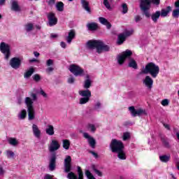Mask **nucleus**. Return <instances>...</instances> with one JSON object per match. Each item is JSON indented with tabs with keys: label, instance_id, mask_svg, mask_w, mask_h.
<instances>
[{
	"label": "nucleus",
	"instance_id": "obj_1",
	"mask_svg": "<svg viewBox=\"0 0 179 179\" xmlns=\"http://www.w3.org/2000/svg\"><path fill=\"white\" fill-rule=\"evenodd\" d=\"M150 8H152V1L150 0L140 1V10L142 12V15L147 19L151 17L153 23H157V20L160 18V11L157 10L151 15Z\"/></svg>",
	"mask_w": 179,
	"mask_h": 179
},
{
	"label": "nucleus",
	"instance_id": "obj_2",
	"mask_svg": "<svg viewBox=\"0 0 179 179\" xmlns=\"http://www.w3.org/2000/svg\"><path fill=\"white\" fill-rule=\"evenodd\" d=\"M110 149L112 153L117 154L118 159L120 160H127V155L124 151L125 145H124V143H122V141L115 138L112 139L110 143Z\"/></svg>",
	"mask_w": 179,
	"mask_h": 179
},
{
	"label": "nucleus",
	"instance_id": "obj_3",
	"mask_svg": "<svg viewBox=\"0 0 179 179\" xmlns=\"http://www.w3.org/2000/svg\"><path fill=\"white\" fill-rule=\"evenodd\" d=\"M87 47H88L90 50H94V48H96V52H98V54H101L103 51L105 52L110 51V46L108 45L104 44L103 41L99 40L88 41L87 43Z\"/></svg>",
	"mask_w": 179,
	"mask_h": 179
},
{
	"label": "nucleus",
	"instance_id": "obj_4",
	"mask_svg": "<svg viewBox=\"0 0 179 179\" xmlns=\"http://www.w3.org/2000/svg\"><path fill=\"white\" fill-rule=\"evenodd\" d=\"M31 97L27 96L25 98V104L27 106V111H28V120L29 121H32L36 118L35 111H34V106H33L34 101L37 100V94L35 93H31Z\"/></svg>",
	"mask_w": 179,
	"mask_h": 179
},
{
	"label": "nucleus",
	"instance_id": "obj_5",
	"mask_svg": "<svg viewBox=\"0 0 179 179\" xmlns=\"http://www.w3.org/2000/svg\"><path fill=\"white\" fill-rule=\"evenodd\" d=\"M159 73L160 67H159L158 65H156L154 62H149L145 65V69L141 70L140 73H143L144 75L150 73L152 78L155 79V78H157V75H159Z\"/></svg>",
	"mask_w": 179,
	"mask_h": 179
},
{
	"label": "nucleus",
	"instance_id": "obj_6",
	"mask_svg": "<svg viewBox=\"0 0 179 179\" xmlns=\"http://www.w3.org/2000/svg\"><path fill=\"white\" fill-rule=\"evenodd\" d=\"M0 51L3 54L5 59H9L10 57V45L9 44L1 42L0 44Z\"/></svg>",
	"mask_w": 179,
	"mask_h": 179
},
{
	"label": "nucleus",
	"instance_id": "obj_7",
	"mask_svg": "<svg viewBox=\"0 0 179 179\" xmlns=\"http://www.w3.org/2000/svg\"><path fill=\"white\" fill-rule=\"evenodd\" d=\"M132 57V52L129 50H126L122 52L120 55L117 57V62L119 65H123L125 62V59H129Z\"/></svg>",
	"mask_w": 179,
	"mask_h": 179
},
{
	"label": "nucleus",
	"instance_id": "obj_8",
	"mask_svg": "<svg viewBox=\"0 0 179 179\" xmlns=\"http://www.w3.org/2000/svg\"><path fill=\"white\" fill-rule=\"evenodd\" d=\"M69 71L74 76H83L85 73V70L76 64L70 65Z\"/></svg>",
	"mask_w": 179,
	"mask_h": 179
},
{
	"label": "nucleus",
	"instance_id": "obj_9",
	"mask_svg": "<svg viewBox=\"0 0 179 179\" xmlns=\"http://www.w3.org/2000/svg\"><path fill=\"white\" fill-rule=\"evenodd\" d=\"M129 111H130L132 117H141L142 114L148 115L146 110L143 108L135 109V106H129Z\"/></svg>",
	"mask_w": 179,
	"mask_h": 179
},
{
	"label": "nucleus",
	"instance_id": "obj_10",
	"mask_svg": "<svg viewBox=\"0 0 179 179\" xmlns=\"http://www.w3.org/2000/svg\"><path fill=\"white\" fill-rule=\"evenodd\" d=\"M10 66L13 69H19L22 66V59L19 57H13L10 60Z\"/></svg>",
	"mask_w": 179,
	"mask_h": 179
},
{
	"label": "nucleus",
	"instance_id": "obj_11",
	"mask_svg": "<svg viewBox=\"0 0 179 179\" xmlns=\"http://www.w3.org/2000/svg\"><path fill=\"white\" fill-rule=\"evenodd\" d=\"M72 157L67 155L64 159V171L65 173H69L72 170Z\"/></svg>",
	"mask_w": 179,
	"mask_h": 179
},
{
	"label": "nucleus",
	"instance_id": "obj_12",
	"mask_svg": "<svg viewBox=\"0 0 179 179\" xmlns=\"http://www.w3.org/2000/svg\"><path fill=\"white\" fill-rule=\"evenodd\" d=\"M48 20L49 26L52 27V26H55L57 23H58V18L55 17V13L50 12L48 15Z\"/></svg>",
	"mask_w": 179,
	"mask_h": 179
},
{
	"label": "nucleus",
	"instance_id": "obj_13",
	"mask_svg": "<svg viewBox=\"0 0 179 179\" xmlns=\"http://www.w3.org/2000/svg\"><path fill=\"white\" fill-rule=\"evenodd\" d=\"M55 167H57V155H55V154H52L49 162L50 171H54V170H55Z\"/></svg>",
	"mask_w": 179,
	"mask_h": 179
},
{
	"label": "nucleus",
	"instance_id": "obj_14",
	"mask_svg": "<svg viewBox=\"0 0 179 179\" xmlns=\"http://www.w3.org/2000/svg\"><path fill=\"white\" fill-rule=\"evenodd\" d=\"M83 136L85 138V139H88L90 146H91L92 149H94V148H96V140L94 138L90 136L89 134L86 132L83 133Z\"/></svg>",
	"mask_w": 179,
	"mask_h": 179
},
{
	"label": "nucleus",
	"instance_id": "obj_15",
	"mask_svg": "<svg viewBox=\"0 0 179 179\" xmlns=\"http://www.w3.org/2000/svg\"><path fill=\"white\" fill-rule=\"evenodd\" d=\"M143 83L146 86V87L150 90L153 87V79L149 76H146L143 81Z\"/></svg>",
	"mask_w": 179,
	"mask_h": 179
},
{
	"label": "nucleus",
	"instance_id": "obj_16",
	"mask_svg": "<svg viewBox=\"0 0 179 179\" xmlns=\"http://www.w3.org/2000/svg\"><path fill=\"white\" fill-rule=\"evenodd\" d=\"M75 37H76V31H75V29H71L69 31V35L66 37V41L68 44H71Z\"/></svg>",
	"mask_w": 179,
	"mask_h": 179
},
{
	"label": "nucleus",
	"instance_id": "obj_17",
	"mask_svg": "<svg viewBox=\"0 0 179 179\" xmlns=\"http://www.w3.org/2000/svg\"><path fill=\"white\" fill-rule=\"evenodd\" d=\"M61 148L59 143L57 141V140H52L49 147L50 152H55V150H58Z\"/></svg>",
	"mask_w": 179,
	"mask_h": 179
},
{
	"label": "nucleus",
	"instance_id": "obj_18",
	"mask_svg": "<svg viewBox=\"0 0 179 179\" xmlns=\"http://www.w3.org/2000/svg\"><path fill=\"white\" fill-rule=\"evenodd\" d=\"M80 2L83 8L86 10V12L89 13V15H92V8L89 6V1L87 0H80Z\"/></svg>",
	"mask_w": 179,
	"mask_h": 179
},
{
	"label": "nucleus",
	"instance_id": "obj_19",
	"mask_svg": "<svg viewBox=\"0 0 179 179\" xmlns=\"http://www.w3.org/2000/svg\"><path fill=\"white\" fill-rule=\"evenodd\" d=\"M99 20L101 24H103V26L106 27L108 30H110V29H111L112 27L111 23H110V22H108V20L105 17H101L99 18Z\"/></svg>",
	"mask_w": 179,
	"mask_h": 179
},
{
	"label": "nucleus",
	"instance_id": "obj_20",
	"mask_svg": "<svg viewBox=\"0 0 179 179\" xmlns=\"http://www.w3.org/2000/svg\"><path fill=\"white\" fill-rule=\"evenodd\" d=\"M87 27L90 31H96L99 29V24L96 22H90L87 24Z\"/></svg>",
	"mask_w": 179,
	"mask_h": 179
},
{
	"label": "nucleus",
	"instance_id": "obj_21",
	"mask_svg": "<svg viewBox=\"0 0 179 179\" xmlns=\"http://www.w3.org/2000/svg\"><path fill=\"white\" fill-rule=\"evenodd\" d=\"M78 93L82 97H88V99L92 97V92L89 90H80Z\"/></svg>",
	"mask_w": 179,
	"mask_h": 179
},
{
	"label": "nucleus",
	"instance_id": "obj_22",
	"mask_svg": "<svg viewBox=\"0 0 179 179\" xmlns=\"http://www.w3.org/2000/svg\"><path fill=\"white\" fill-rule=\"evenodd\" d=\"M32 131L36 138H40L41 136V131L38 129V127L36 124L32 125Z\"/></svg>",
	"mask_w": 179,
	"mask_h": 179
},
{
	"label": "nucleus",
	"instance_id": "obj_23",
	"mask_svg": "<svg viewBox=\"0 0 179 179\" xmlns=\"http://www.w3.org/2000/svg\"><path fill=\"white\" fill-rule=\"evenodd\" d=\"M127 40V36L124 34H120L117 36V44L118 45H121L122 44H124V41Z\"/></svg>",
	"mask_w": 179,
	"mask_h": 179
},
{
	"label": "nucleus",
	"instance_id": "obj_24",
	"mask_svg": "<svg viewBox=\"0 0 179 179\" xmlns=\"http://www.w3.org/2000/svg\"><path fill=\"white\" fill-rule=\"evenodd\" d=\"M35 71L36 70L34 69V68H29V70L24 73V78L25 79H29V78H30L31 75L34 73Z\"/></svg>",
	"mask_w": 179,
	"mask_h": 179
},
{
	"label": "nucleus",
	"instance_id": "obj_25",
	"mask_svg": "<svg viewBox=\"0 0 179 179\" xmlns=\"http://www.w3.org/2000/svg\"><path fill=\"white\" fill-rule=\"evenodd\" d=\"M171 12V7L170 6L166 7V9H162L160 12V16H162L163 17H166L169 13Z\"/></svg>",
	"mask_w": 179,
	"mask_h": 179
},
{
	"label": "nucleus",
	"instance_id": "obj_26",
	"mask_svg": "<svg viewBox=\"0 0 179 179\" xmlns=\"http://www.w3.org/2000/svg\"><path fill=\"white\" fill-rule=\"evenodd\" d=\"M11 10H14V12H20V6H19L17 1H13L11 3Z\"/></svg>",
	"mask_w": 179,
	"mask_h": 179
},
{
	"label": "nucleus",
	"instance_id": "obj_27",
	"mask_svg": "<svg viewBox=\"0 0 179 179\" xmlns=\"http://www.w3.org/2000/svg\"><path fill=\"white\" fill-rule=\"evenodd\" d=\"M91 86H92V80H90V76L87 75L86 80H85V83H84V88L90 89Z\"/></svg>",
	"mask_w": 179,
	"mask_h": 179
},
{
	"label": "nucleus",
	"instance_id": "obj_28",
	"mask_svg": "<svg viewBox=\"0 0 179 179\" xmlns=\"http://www.w3.org/2000/svg\"><path fill=\"white\" fill-rule=\"evenodd\" d=\"M129 59V67L133 68V69H138V63H136V61L131 57Z\"/></svg>",
	"mask_w": 179,
	"mask_h": 179
},
{
	"label": "nucleus",
	"instance_id": "obj_29",
	"mask_svg": "<svg viewBox=\"0 0 179 179\" xmlns=\"http://www.w3.org/2000/svg\"><path fill=\"white\" fill-rule=\"evenodd\" d=\"M92 170L99 177H103V172L99 171L97 169V166H96L94 164H92L91 165Z\"/></svg>",
	"mask_w": 179,
	"mask_h": 179
},
{
	"label": "nucleus",
	"instance_id": "obj_30",
	"mask_svg": "<svg viewBox=\"0 0 179 179\" xmlns=\"http://www.w3.org/2000/svg\"><path fill=\"white\" fill-rule=\"evenodd\" d=\"M46 134L50 135V136H52V135L55 134L54 126L51 124L48 125V128L46 129Z\"/></svg>",
	"mask_w": 179,
	"mask_h": 179
},
{
	"label": "nucleus",
	"instance_id": "obj_31",
	"mask_svg": "<svg viewBox=\"0 0 179 179\" xmlns=\"http://www.w3.org/2000/svg\"><path fill=\"white\" fill-rule=\"evenodd\" d=\"M8 143L10 145H11V146H17V145H19V141H17V139H16V138H8Z\"/></svg>",
	"mask_w": 179,
	"mask_h": 179
},
{
	"label": "nucleus",
	"instance_id": "obj_32",
	"mask_svg": "<svg viewBox=\"0 0 179 179\" xmlns=\"http://www.w3.org/2000/svg\"><path fill=\"white\" fill-rule=\"evenodd\" d=\"M64 3L62 1H58L56 3V9L59 11V12H64Z\"/></svg>",
	"mask_w": 179,
	"mask_h": 179
},
{
	"label": "nucleus",
	"instance_id": "obj_33",
	"mask_svg": "<svg viewBox=\"0 0 179 179\" xmlns=\"http://www.w3.org/2000/svg\"><path fill=\"white\" fill-rule=\"evenodd\" d=\"M26 117H27V111H26V109H23L18 115V118H20V120H25Z\"/></svg>",
	"mask_w": 179,
	"mask_h": 179
},
{
	"label": "nucleus",
	"instance_id": "obj_34",
	"mask_svg": "<svg viewBox=\"0 0 179 179\" xmlns=\"http://www.w3.org/2000/svg\"><path fill=\"white\" fill-rule=\"evenodd\" d=\"M69 146H71V141L68 139L63 140V148L68 150L69 149Z\"/></svg>",
	"mask_w": 179,
	"mask_h": 179
},
{
	"label": "nucleus",
	"instance_id": "obj_35",
	"mask_svg": "<svg viewBox=\"0 0 179 179\" xmlns=\"http://www.w3.org/2000/svg\"><path fill=\"white\" fill-rule=\"evenodd\" d=\"M159 160L162 162V163H167V162L170 161V155H162L159 156Z\"/></svg>",
	"mask_w": 179,
	"mask_h": 179
},
{
	"label": "nucleus",
	"instance_id": "obj_36",
	"mask_svg": "<svg viewBox=\"0 0 179 179\" xmlns=\"http://www.w3.org/2000/svg\"><path fill=\"white\" fill-rule=\"evenodd\" d=\"M161 141H162V145L164 146V148H166L167 149H170V148H171L170 143L166 138H162Z\"/></svg>",
	"mask_w": 179,
	"mask_h": 179
},
{
	"label": "nucleus",
	"instance_id": "obj_37",
	"mask_svg": "<svg viewBox=\"0 0 179 179\" xmlns=\"http://www.w3.org/2000/svg\"><path fill=\"white\" fill-rule=\"evenodd\" d=\"M77 171H78V179H84L83 178V171H82V168H80V166L77 167Z\"/></svg>",
	"mask_w": 179,
	"mask_h": 179
},
{
	"label": "nucleus",
	"instance_id": "obj_38",
	"mask_svg": "<svg viewBox=\"0 0 179 179\" xmlns=\"http://www.w3.org/2000/svg\"><path fill=\"white\" fill-rule=\"evenodd\" d=\"M33 29H34V25H33L32 23H28L25 25V30L27 32L31 31V30H33Z\"/></svg>",
	"mask_w": 179,
	"mask_h": 179
},
{
	"label": "nucleus",
	"instance_id": "obj_39",
	"mask_svg": "<svg viewBox=\"0 0 179 179\" xmlns=\"http://www.w3.org/2000/svg\"><path fill=\"white\" fill-rule=\"evenodd\" d=\"M90 101V98L83 96L80 99V104H86V103H89Z\"/></svg>",
	"mask_w": 179,
	"mask_h": 179
},
{
	"label": "nucleus",
	"instance_id": "obj_40",
	"mask_svg": "<svg viewBox=\"0 0 179 179\" xmlns=\"http://www.w3.org/2000/svg\"><path fill=\"white\" fill-rule=\"evenodd\" d=\"M85 173L87 179H96L90 171L86 170Z\"/></svg>",
	"mask_w": 179,
	"mask_h": 179
},
{
	"label": "nucleus",
	"instance_id": "obj_41",
	"mask_svg": "<svg viewBox=\"0 0 179 179\" xmlns=\"http://www.w3.org/2000/svg\"><path fill=\"white\" fill-rule=\"evenodd\" d=\"M122 13L123 15H125V13H128V5L127 3H122Z\"/></svg>",
	"mask_w": 179,
	"mask_h": 179
},
{
	"label": "nucleus",
	"instance_id": "obj_42",
	"mask_svg": "<svg viewBox=\"0 0 179 179\" xmlns=\"http://www.w3.org/2000/svg\"><path fill=\"white\" fill-rule=\"evenodd\" d=\"M6 156L8 159H13V157H15V152H13V151L11 150H7Z\"/></svg>",
	"mask_w": 179,
	"mask_h": 179
},
{
	"label": "nucleus",
	"instance_id": "obj_43",
	"mask_svg": "<svg viewBox=\"0 0 179 179\" xmlns=\"http://www.w3.org/2000/svg\"><path fill=\"white\" fill-rule=\"evenodd\" d=\"M67 178L69 179H78V176H76L73 172H70L68 173Z\"/></svg>",
	"mask_w": 179,
	"mask_h": 179
},
{
	"label": "nucleus",
	"instance_id": "obj_44",
	"mask_svg": "<svg viewBox=\"0 0 179 179\" xmlns=\"http://www.w3.org/2000/svg\"><path fill=\"white\" fill-rule=\"evenodd\" d=\"M103 5L108 10H111V5H110V2L108 0H103Z\"/></svg>",
	"mask_w": 179,
	"mask_h": 179
},
{
	"label": "nucleus",
	"instance_id": "obj_45",
	"mask_svg": "<svg viewBox=\"0 0 179 179\" xmlns=\"http://www.w3.org/2000/svg\"><path fill=\"white\" fill-rule=\"evenodd\" d=\"M32 78L35 82H40V80H41V76H40V74H35L33 76Z\"/></svg>",
	"mask_w": 179,
	"mask_h": 179
},
{
	"label": "nucleus",
	"instance_id": "obj_46",
	"mask_svg": "<svg viewBox=\"0 0 179 179\" xmlns=\"http://www.w3.org/2000/svg\"><path fill=\"white\" fill-rule=\"evenodd\" d=\"M88 129L91 130V132H96V127L93 124H88L87 125Z\"/></svg>",
	"mask_w": 179,
	"mask_h": 179
},
{
	"label": "nucleus",
	"instance_id": "obj_47",
	"mask_svg": "<svg viewBox=\"0 0 179 179\" xmlns=\"http://www.w3.org/2000/svg\"><path fill=\"white\" fill-rule=\"evenodd\" d=\"M172 16L173 17H178V16H179V8H176V9L173 10V11L172 13Z\"/></svg>",
	"mask_w": 179,
	"mask_h": 179
},
{
	"label": "nucleus",
	"instance_id": "obj_48",
	"mask_svg": "<svg viewBox=\"0 0 179 179\" xmlns=\"http://www.w3.org/2000/svg\"><path fill=\"white\" fill-rule=\"evenodd\" d=\"M129 138H131L129 132H125L123 134V141H127V139H129Z\"/></svg>",
	"mask_w": 179,
	"mask_h": 179
},
{
	"label": "nucleus",
	"instance_id": "obj_49",
	"mask_svg": "<svg viewBox=\"0 0 179 179\" xmlns=\"http://www.w3.org/2000/svg\"><path fill=\"white\" fill-rule=\"evenodd\" d=\"M51 65H54V60L49 59L46 61V66H51Z\"/></svg>",
	"mask_w": 179,
	"mask_h": 179
},
{
	"label": "nucleus",
	"instance_id": "obj_50",
	"mask_svg": "<svg viewBox=\"0 0 179 179\" xmlns=\"http://www.w3.org/2000/svg\"><path fill=\"white\" fill-rule=\"evenodd\" d=\"M162 106H164V107H166L169 106V99H163L161 102Z\"/></svg>",
	"mask_w": 179,
	"mask_h": 179
},
{
	"label": "nucleus",
	"instance_id": "obj_51",
	"mask_svg": "<svg viewBox=\"0 0 179 179\" xmlns=\"http://www.w3.org/2000/svg\"><path fill=\"white\" fill-rule=\"evenodd\" d=\"M54 71V68L53 67H51V66H48L47 69H46V73L50 75L51 73V72H53Z\"/></svg>",
	"mask_w": 179,
	"mask_h": 179
},
{
	"label": "nucleus",
	"instance_id": "obj_52",
	"mask_svg": "<svg viewBox=\"0 0 179 179\" xmlns=\"http://www.w3.org/2000/svg\"><path fill=\"white\" fill-rule=\"evenodd\" d=\"M101 108V103L100 101H97L96 104L94 105V110H99Z\"/></svg>",
	"mask_w": 179,
	"mask_h": 179
},
{
	"label": "nucleus",
	"instance_id": "obj_53",
	"mask_svg": "<svg viewBox=\"0 0 179 179\" xmlns=\"http://www.w3.org/2000/svg\"><path fill=\"white\" fill-rule=\"evenodd\" d=\"M48 6H54L55 5V0H48Z\"/></svg>",
	"mask_w": 179,
	"mask_h": 179
},
{
	"label": "nucleus",
	"instance_id": "obj_54",
	"mask_svg": "<svg viewBox=\"0 0 179 179\" xmlns=\"http://www.w3.org/2000/svg\"><path fill=\"white\" fill-rule=\"evenodd\" d=\"M150 1H151V3H153L157 6H158V5H160V0H150Z\"/></svg>",
	"mask_w": 179,
	"mask_h": 179
},
{
	"label": "nucleus",
	"instance_id": "obj_55",
	"mask_svg": "<svg viewBox=\"0 0 179 179\" xmlns=\"http://www.w3.org/2000/svg\"><path fill=\"white\" fill-rule=\"evenodd\" d=\"M135 22L138 23V22H141L142 20V17H141V15H136L135 17Z\"/></svg>",
	"mask_w": 179,
	"mask_h": 179
},
{
	"label": "nucleus",
	"instance_id": "obj_56",
	"mask_svg": "<svg viewBox=\"0 0 179 179\" xmlns=\"http://www.w3.org/2000/svg\"><path fill=\"white\" fill-rule=\"evenodd\" d=\"M44 179H54V176L46 174L44 177Z\"/></svg>",
	"mask_w": 179,
	"mask_h": 179
},
{
	"label": "nucleus",
	"instance_id": "obj_57",
	"mask_svg": "<svg viewBox=\"0 0 179 179\" xmlns=\"http://www.w3.org/2000/svg\"><path fill=\"white\" fill-rule=\"evenodd\" d=\"M75 83V78L73 77H71L68 79V83L72 84Z\"/></svg>",
	"mask_w": 179,
	"mask_h": 179
},
{
	"label": "nucleus",
	"instance_id": "obj_58",
	"mask_svg": "<svg viewBox=\"0 0 179 179\" xmlns=\"http://www.w3.org/2000/svg\"><path fill=\"white\" fill-rule=\"evenodd\" d=\"M40 94H41V96H43L45 98L47 97V93H45V92H44V90H43V89L41 90Z\"/></svg>",
	"mask_w": 179,
	"mask_h": 179
},
{
	"label": "nucleus",
	"instance_id": "obj_59",
	"mask_svg": "<svg viewBox=\"0 0 179 179\" xmlns=\"http://www.w3.org/2000/svg\"><path fill=\"white\" fill-rule=\"evenodd\" d=\"M90 153H91V155H94L95 159H97V157H99V154H97V152H95L94 151H90Z\"/></svg>",
	"mask_w": 179,
	"mask_h": 179
},
{
	"label": "nucleus",
	"instance_id": "obj_60",
	"mask_svg": "<svg viewBox=\"0 0 179 179\" xmlns=\"http://www.w3.org/2000/svg\"><path fill=\"white\" fill-rule=\"evenodd\" d=\"M131 34H132V31H127L125 32L124 36H125V37H126V38H127V37H129V36H131Z\"/></svg>",
	"mask_w": 179,
	"mask_h": 179
},
{
	"label": "nucleus",
	"instance_id": "obj_61",
	"mask_svg": "<svg viewBox=\"0 0 179 179\" xmlns=\"http://www.w3.org/2000/svg\"><path fill=\"white\" fill-rule=\"evenodd\" d=\"M164 128H166V129H168V131H170L171 129L170 128V125L169 124H167L164 122L162 123Z\"/></svg>",
	"mask_w": 179,
	"mask_h": 179
},
{
	"label": "nucleus",
	"instance_id": "obj_62",
	"mask_svg": "<svg viewBox=\"0 0 179 179\" xmlns=\"http://www.w3.org/2000/svg\"><path fill=\"white\" fill-rule=\"evenodd\" d=\"M5 174V171L3 170V168L0 165V176H3Z\"/></svg>",
	"mask_w": 179,
	"mask_h": 179
},
{
	"label": "nucleus",
	"instance_id": "obj_63",
	"mask_svg": "<svg viewBox=\"0 0 179 179\" xmlns=\"http://www.w3.org/2000/svg\"><path fill=\"white\" fill-rule=\"evenodd\" d=\"M60 45L62 48H66V43L65 42H61Z\"/></svg>",
	"mask_w": 179,
	"mask_h": 179
},
{
	"label": "nucleus",
	"instance_id": "obj_64",
	"mask_svg": "<svg viewBox=\"0 0 179 179\" xmlns=\"http://www.w3.org/2000/svg\"><path fill=\"white\" fill-rule=\"evenodd\" d=\"M175 7H176L177 8H179V0H177L175 2Z\"/></svg>",
	"mask_w": 179,
	"mask_h": 179
}]
</instances>
